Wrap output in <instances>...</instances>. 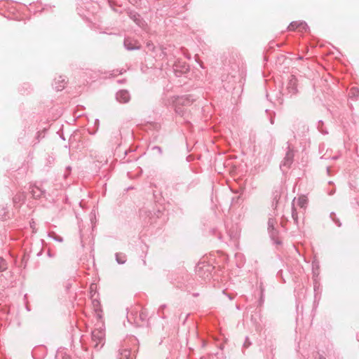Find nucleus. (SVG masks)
<instances>
[{"label":"nucleus","mask_w":359,"mask_h":359,"mask_svg":"<svg viewBox=\"0 0 359 359\" xmlns=\"http://www.w3.org/2000/svg\"><path fill=\"white\" fill-rule=\"evenodd\" d=\"M104 344L105 332L102 325H101L92 331L90 346L98 351L104 346Z\"/></svg>","instance_id":"nucleus-1"},{"label":"nucleus","mask_w":359,"mask_h":359,"mask_svg":"<svg viewBox=\"0 0 359 359\" xmlns=\"http://www.w3.org/2000/svg\"><path fill=\"white\" fill-rule=\"evenodd\" d=\"M189 70V66L186 62L177 60L173 65V71L176 76H181L182 74L187 73Z\"/></svg>","instance_id":"nucleus-2"},{"label":"nucleus","mask_w":359,"mask_h":359,"mask_svg":"<svg viewBox=\"0 0 359 359\" xmlns=\"http://www.w3.org/2000/svg\"><path fill=\"white\" fill-rule=\"evenodd\" d=\"M293 151L288 147V151L286 152L285 156L280 165V168L283 170V172H285V170L288 169L290 167V165L293 163Z\"/></svg>","instance_id":"nucleus-3"},{"label":"nucleus","mask_w":359,"mask_h":359,"mask_svg":"<svg viewBox=\"0 0 359 359\" xmlns=\"http://www.w3.org/2000/svg\"><path fill=\"white\" fill-rule=\"evenodd\" d=\"M194 100V99L192 95H185L175 97L173 102L177 104L178 105L187 107L190 106L193 103Z\"/></svg>","instance_id":"nucleus-4"},{"label":"nucleus","mask_w":359,"mask_h":359,"mask_svg":"<svg viewBox=\"0 0 359 359\" xmlns=\"http://www.w3.org/2000/svg\"><path fill=\"white\" fill-rule=\"evenodd\" d=\"M123 46L124 48L128 50H135L140 49V45L138 41L130 37L125 38L123 41Z\"/></svg>","instance_id":"nucleus-5"},{"label":"nucleus","mask_w":359,"mask_h":359,"mask_svg":"<svg viewBox=\"0 0 359 359\" xmlns=\"http://www.w3.org/2000/svg\"><path fill=\"white\" fill-rule=\"evenodd\" d=\"M287 90L290 95L297 93V79L292 76L287 85Z\"/></svg>","instance_id":"nucleus-6"},{"label":"nucleus","mask_w":359,"mask_h":359,"mask_svg":"<svg viewBox=\"0 0 359 359\" xmlns=\"http://www.w3.org/2000/svg\"><path fill=\"white\" fill-rule=\"evenodd\" d=\"M116 99L120 103H127L130 100V95L128 90H121L116 93Z\"/></svg>","instance_id":"nucleus-7"},{"label":"nucleus","mask_w":359,"mask_h":359,"mask_svg":"<svg viewBox=\"0 0 359 359\" xmlns=\"http://www.w3.org/2000/svg\"><path fill=\"white\" fill-rule=\"evenodd\" d=\"M125 347L126 346H122L118 350V359H133L131 356L130 350Z\"/></svg>","instance_id":"nucleus-8"},{"label":"nucleus","mask_w":359,"mask_h":359,"mask_svg":"<svg viewBox=\"0 0 359 359\" xmlns=\"http://www.w3.org/2000/svg\"><path fill=\"white\" fill-rule=\"evenodd\" d=\"M30 192L34 198H39L45 194V190H43L41 187L33 185L30 187Z\"/></svg>","instance_id":"nucleus-9"},{"label":"nucleus","mask_w":359,"mask_h":359,"mask_svg":"<svg viewBox=\"0 0 359 359\" xmlns=\"http://www.w3.org/2000/svg\"><path fill=\"white\" fill-rule=\"evenodd\" d=\"M65 79L63 76H60L58 79H55L54 88L57 91H60L65 88Z\"/></svg>","instance_id":"nucleus-10"},{"label":"nucleus","mask_w":359,"mask_h":359,"mask_svg":"<svg viewBox=\"0 0 359 359\" xmlns=\"http://www.w3.org/2000/svg\"><path fill=\"white\" fill-rule=\"evenodd\" d=\"M128 15L131 20H133L136 25L141 27L143 24L142 19L141 16L136 12L130 11L128 12Z\"/></svg>","instance_id":"nucleus-11"},{"label":"nucleus","mask_w":359,"mask_h":359,"mask_svg":"<svg viewBox=\"0 0 359 359\" xmlns=\"http://www.w3.org/2000/svg\"><path fill=\"white\" fill-rule=\"evenodd\" d=\"M174 105L176 114H179L181 116H185V115L187 113L186 107L181 105H178L177 104L175 103H174Z\"/></svg>","instance_id":"nucleus-12"},{"label":"nucleus","mask_w":359,"mask_h":359,"mask_svg":"<svg viewBox=\"0 0 359 359\" xmlns=\"http://www.w3.org/2000/svg\"><path fill=\"white\" fill-rule=\"evenodd\" d=\"M268 231L271 238L274 241V243L276 244H280L281 242L278 238V231L275 228Z\"/></svg>","instance_id":"nucleus-13"},{"label":"nucleus","mask_w":359,"mask_h":359,"mask_svg":"<svg viewBox=\"0 0 359 359\" xmlns=\"http://www.w3.org/2000/svg\"><path fill=\"white\" fill-rule=\"evenodd\" d=\"M292 218L294 221V224L298 227L299 226L298 213H297V210L295 209L294 205L292 207Z\"/></svg>","instance_id":"nucleus-14"},{"label":"nucleus","mask_w":359,"mask_h":359,"mask_svg":"<svg viewBox=\"0 0 359 359\" xmlns=\"http://www.w3.org/2000/svg\"><path fill=\"white\" fill-rule=\"evenodd\" d=\"M48 236L51 238H53L54 241L62 243L63 242V238L60 236L57 235L55 232L51 231L48 233Z\"/></svg>","instance_id":"nucleus-15"},{"label":"nucleus","mask_w":359,"mask_h":359,"mask_svg":"<svg viewBox=\"0 0 359 359\" xmlns=\"http://www.w3.org/2000/svg\"><path fill=\"white\" fill-rule=\"evenodd\" d=\"M55 359H71L70 356L62 351H57Z\"/></svg>","instance_id":"nucleus-16"},{"label":"nucleus","mask_w":359,"mask_h":359,"mask_svg":"<svg viewBox=\"0 0 359 359\" xmlns=\"http://www.w3.org/2000/svg\"><path fill=\"white\" fill-rule=\"evenodd\" d=\"M116 260L119 264H123L126 262V256L123 254L116 253Z\"/></svg>","instance_id":"nucleus-17"},{"label":"nucleus","mask_w":359,"mask_h":359,"mask_svg":"<svg viewBox=\"0 0 359 359\" xmlns=\"http://www.w3.org/2000/svg\"><path fill=\"white\" fill-rule=\"evenodd\" d=\"M297 204L300 208H304L307 204V198L305 196L299 197L297 201Z\"/></svg>","instance_id":"nucleus-18"},{"label":"nucleus","mask_w":359,"mask_h":359,"mask_svg":"<svg viewBox=\"0 0 359 359\" xmlns=\"http://www.w3.org/2000/svg\"><path fill=\"white\" fill-rule=\"evenodd\" d=\"M348 95H349V97L351 98H356V97H358V95H359V90H358V89L357 88H355V87H353L350 90Z\"/></svg>","instance_id":"nucleus-19"},{"label":"nucleus","mask_w":359,"mask_h":359,"mask_svg":"<svg viewBox=\"0 0 359 359\" xmlns=\"http://www.w3.org/2000/svg\"><path fill=\"white\" fill-rule=\"evenodd\" d=\"M330 217L337 226L340 227L341 226L340 220L337 217V215L334 212H331Z\"/></svg>","instance_id":"nucleus-20"},{"label":"nucleus","mask_w":359,"mask_h":359,"mask_svg":"<svg viewBox=\"0 0 359 359\" xmlns=\"http://www.w3.org/2000/svg\"><path fill=\"white\" fill-rule=\"evenodd\" d=\"M7 269V263L6 260L0 257V272L4 271Z\"/></svg>","instance_id":"nucleus-21"},{"label":"nucleus","mask_w":359,"mask_h":359,"mask_svg":"<svg viewBox=\"0 0 359 359\" xmlns=\"http://www.w3.org/2000/svg\"><path fill=\"white\" fill-rule=\"evenodd\" d=\"M165 307L166 305L163 304L158 309V315L162 318H165V316L164 314V309H165Z\"/></svg>","instance_id":"nucleus-22"},{"label":"nucleus","mask_w":359,"mask_h":359,"mask_svg":"<svg viewBox=\"0 0 359 359\" xmlns=\"http://www.w3.org/2000/svg\"><path fill=\"white\" fill-rule=\"evenodd\" d=\"M317 128H318V130L321 133H323L324 135H326V134L328 133V132L323 128V121H318V124L317 126Z\"/></svg>","instance_id":"nucleus-23"},{"label":"nucleus","mask_w":359,"mask_h":359,"mask_svg":"<svg viewBox=\"0 0 359 359\" xmlns=\"http://www.w3.org/2000/svg\"><path fill=\"white\" fill-rule=\"evenodd\" d=\"M299 23V22H297V21H294V22H292L290 25L288 26L287 29L289 30H294L297 28H299V27L300 25H298V24Z\"/></svg>","instance_id":"nucleus-24"},{"label":"nucleus","mask_w":359,"mask_h":359,"mask_svg":"<svg viewBox=\"0 0 359 359\" xmlns=\"http://www.w3.org/2000/svg\"><path fill=\"white\" fill-rule=\"evenodd\" d=\"M275 224H276V220L273 218H269V221H268V230L274 229Z\"/></svg>","instance_id":"nucleus-25"},{"label":"nucleus","mask_w":359,"mask_h":359,"mask_svg":"<svg viewBox=\"0 0 359 359\" xmlns=\"http://www.w3.org/2000/svg\"><path fill=\"white\" fill-rule=\"evenodd\" d=\"M298 25H300L299 29L302 31H306L309 29V27L305 22H299Z\"/></svg>","instance_id":"nucleus-26"},{"label":"nucleus","mask_w":359,"mask_h":359,"mask_svg":"<svg viewBox=\"0 0 359 359\" xmlns=\"http://www.w3.org/2000/svg\"><path fill=\"white\" fill-rule=\"evenodd\" d=\"M147 48H148L149 50L152 51V52H154L156 49L155 46L151 41H148L147 43Z\"/></svg>","instance_id":"nucleus-27"},{"label":"nucleus","mask_w":359,"mask_h":359,"mask_svg":"<svg viewBox=\"0 0 359 359\" xmlns=\"http://www.w3.org/2000/svg\"><path fill=\"white\" fill-rule=\"evenodd\" d=\"M251 345V342L249 341V338L248 337H246L245 338V341L243 344V346L245 347V348H248Z\"/></svg>","instance_id":"nucleus-28"},{"label":"nucleus","mask_w":359,"mask_h":359,"mask_svg":"<svg viewBox=\"0 0 359 359\" xmlns=\"http://www.w3.org/2000/svg\"><path fill=\"white\" fill-rule=\"evenodd\" d=\"M152 150H156L159 154H162V149L158 146H154Z\"/></svg>","instance_id":"nucleus-29"},{"label":"nucleus","mask_w":359,"mask_h":359,"mask_svg":"<svg viewBox=\"0 0 359 359\" xmlns=\"http://www.w3.org/2000/svg\"><path fill=\"white\" fill-rule=\"evenodd\" d=\"M278 194H276L273 198V201L272 203V206L276 208L278 204V200H277Z\"/></svg>","instance_id":"nucleus-30"},{"label":"nucleus","mask_w":359,"mask_h":359,"mask_svg":"<svg viewBox=\"0 0 359 359\" xmlns=\"http://www.w3.org/2000/svg\"><path fill=\"white\" fill-rule=\"evenodd\" d=\"M140 0H129L130 3L133 5H137Z\"/></svg>","instance_id":"nucleus-31"},{"label":"nucleus","mask_w":359,"mask_h":359,"mask_svg":"<svg viewBox=\"0 0 359 359\" xmlns=\"http://www.w3.org/2000/svg\"><path fill=\"white\" fill-rule=\"evenodd\" d=\"M20 201V196H15L13 198V201L14 203H17V202H19Z\"/></svg>","instance_id":"nucleus-32"},{"label":"nucleus","mask_w":359,"mask_h":359,"mask_svg":"<svg viewBox=\"0 0 359 359\" xmlns=\"http://www.w3.org/2000/svg\"><path fill=\"white\" fill-rule=\"evenodd\" d=\"M269 121H270L271 124L273 125L274 123V118H273V117L270 116Z\"/></svg>","instance_id":"nucleus-33"},{"label":"nucleus","mask_w":359,"mask_h":359,"mask_svg":"<svg viewBox=\"0 0 359 359\" xmlns=\"http://www.w3.org/2000/svg\"><path fill=\"white\" fill-rule=\"evenodd\" d=\"M150 215H151V212H149L148 215V217H149L148 222H150L151 224H152L153 221H150L152 219V217L150 216Z\"/></svg>","instance_id":"nucleus-34"},{"label":"nucleus","mask_w":359,"mask_h":359,"mask_svg":"<svg viewBox=\"0 0 359 359\" xmlns=\"http://www.w3.org/2000/svg\"><path fill=\"white\" fill-rule=\"evenodd\" d=\"M338 158V156H334L332 157V159H337Z\"/></svg>","instance_id":"nucleus-35"},{"label":"nucleus","mask_w":359,"mask_h":359,"mask_svg":"<svg viewBox=\"0 0 359 359\" xmlns=\"http://www.w3.org/2000/svg\"><path fill=\"white\" fill-rule=\"evenodd\" d=\"M227 297L230 299H232V297L229 295V294H226Z\"/></svg>","instance_id":"nucleus-36"},{"label":"nucleus","mask_w":359,"mask_h":359,"mask_svg":"<svg viewBox=\"0 0 359 359\" xmlns=\"http://www.w3.org/2000/svg\"><path fill=\"white\" fill-rule=\"evenodd\" d=\"M41 255V251H40L38 254H37V256H40Z\"/></svg>","instance_id":"nucleus-37"},{"label":"nucleus","mask_w":359,"mask_h":359,"mask_svg":"<svg viewBox=\"0 0 359 359\" xmlns=\"http://www.w3.org/2000/svg\"><path fill=\"white\" fill-rule=\"evenodd\" d=\"M48 255L49 257H51V254H50V252H48Z\"/></svg>","instance_id":"nucleus-38"},{"label":"nucleus","mask_w":359,"mask_h":359,"mask_svg":"<svg viewBox=\"0 0 359 359\" xmlns=\"http://www.w3.org/2000/svg\"><path fill=\"white\" fill-rule=\"evenodd\" d=\"M142 314H143V313L140 314V316L141 318H144V316H142Z\"/></svg>","instance_id":"nucleus-39"},{"label":"nucleus","mask_w":359,"mask_h":359,"mask_svg":"<svg viewBox=\"0 0 359 359\" xmlns=\"http://www.w3.org/2000/svg\"><path fill=\"white\" fill-rule=\"evenodd\" d=\"M142 314H143V313L140 314V316L141 318H144V316H142Z\"/></svg>","instance_id":"nucleus-40"},{"label":"nucleus","mask_w":359,"mask_h":359,"mask_svg":"<svg viewBox=\"0 0 359 359\" xmlns=\"http://www.w3.org/2000/svg\"><path fill=\"white\" fill-rule=\"evenodd\" d=\"M319 359H325V358H323L321 356L319 357Z\"/></svg>","instance_id":"nucleus-41"},{"label":"nucleus","mask_w":359,"mask_h":359,"mask_svg":"<svg viewBox=\"0 0 359 359\" xmlns=\"http://www.w3.org/2000/svg\"><path fill=\"white\" fill-rule=\"evenodd\" d=\"M261 293L263 294V289H261Z\"/></svg>","instance_id":"nucleus-42"}]
</instances>
